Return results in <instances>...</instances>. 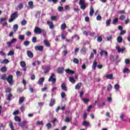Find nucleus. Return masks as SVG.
<instances>
[{
  "label": "nucleus",
  "instance_id": "nucleus-45",
  "mask_svg": "<svg viewBox=\"0 0 130 130\" xmlns=\"http://www.w3.org/2000/svg\"><path fill=\"white\" fill-rule=\"evenodd\" d=\"M9 126H10V128L11 129V130H15L14 129V125L13 124L12 122H11L9 123Z\"/></svg>",
  "mask_w": 130,
  "mask_h": 130
},
{
  "label": "nucleus",
  "instance_id": "nucleus-13",
  "mask_svg": "<svg viewBox=\"0 0 130 130\" xmlns=\"http://www.w3.org/2000/svg\"><path fill=\"white\" fill-rule=\"evenodd\" d=\"M65 72L67 73V74H69L70 75H74V74H75L74 71L71 70L70 69L65 70Z\"/></svg>",
  "mask_w": 130,
  "mask_h": 130
},
{
  "label": "nucleus",
  "instance_id": "nucleus-26",
  "mask_svg": "<svg viewBox=\"0 0 130 130\" xmlns=\"http://www.w3.org/2000/svg\"><path fill=\"white\" fill-rule=\"evenodd\" d=\"M117 41L118 43H121V42H122V37H121V36L118 37Z\"/></svg>",
  "mask_w": 130,
  "mask_h": 130
},
{
  "label": "nucleus",
  "instance_id": "nucleus-4",
  "mask_svg": "<svg viewBox=\"0 0 130 130\" xmlns=\"http://www.w3.org/2000/svg\"><path fill=\"white\" fill-rule=\"evenodd\" d=\"M79 5L80 6V9L81 10H85L86 9V4L85 3V0H80Z\"/></svg>",
  "mask_w": 130,
  "mask_h": 130
},
{
  "label": "nucleus",
  "instance_id": "nucleus-54",
  "mask_svg": "<svg viewBox=\"0 0 130 130\" xmlns=\"http://www.w3.org/2000/svg\"><path fill=\"white\" fill-rule=\"evenodd\" d=\"M110 60L112 61H114V60H115V58H114V56H113V55H111V56H110Z\"/></svg>",
  "mask_w": 130,
  "mask_h": 130
},
{
  "label": "nucleus",
  "instance_id": "nucleus-15",
  "mask_svg": "<svg viewBox=\"0 0 130 130\" xmlns=\"http://www.w3.org/2000/svg\"><path fill=\"white\" fill-rule=\"evenodd\" d=\"M55 104V99H52L50 101L49 106H50V107H52V106H53V105H54Z\"/></svg>",
  "mask_w": 130,
  "mask_h": 130
},
{
  "label": "nucleus",
  "instance_id": "nucleus-59",
  "mask_svg": "<svg viewBox=\"0 0 130 130\" xmlns=\"http://www.w3.org/2000/svg\"><path fill=\"white\" fill-rule=\"evenodd\" d=\"M130 20L129 18H127V19L125 20V25H127L128 23H129Z\"/></svg>",
  "mask_w": 130,
  "mask_h": 130
},
{
  "label": "nucleus",
  "instance_id": "nucleus-17",
  "mask_svg": "<svg viewBox=\"0 0 130 130\" xmlns=\"http://www.w3.org/2000/svg\"><path fill=\"white\" fill-rule=\"evenodd\" d=\"M61 87L63 91H68V88L67 87L65 83H62V84L61 85Z\"/></svg>",
  "mask_w": 130,
  "mask_h": 130
},
{
  "label": "nucleus",
  "instance_id": "nucleus-47",
  "mask_svg": "<svg viewBox=\"0 0 130 130\" xmlns=\"http://www.w3.org/2000/svg\"><path fill=\"white\" fill-rule=\"evenodd\" d=\"M2 80H4V81L7 80V75L6 74H4L3 76L1 77Z\"/></svg>",
  "mask_w": 130,
  "mask_h": 130
},
{
  "label": "nucleus",
  "instance_id": "nucleus-2",
  "mask_svg": "<svg viewBox=\"0 0 130 130\" xmlns=\"http://www.w3.org/2000/svg\"><path fill=\"white\" fill-rule=\"evenodd\" d=\"M13 75H10L8 76V78L6 79V81L9 83L10 86H13L14 85V79Z\"/></svg>",
  "mask_w": 130,
  "mask_h": 130
},
{
  "label": "nucleus",
  "instance_id": "nucleus-62",
  "mask_svg": "<svg viewBox=\"0 0 130 130\" xmlns=\"http://www.w3.org/2000/svg\"><path fill=\"white\" fill-rule=\"evenodd\" d=\"M93 58H94V53H91L89 56V59H93Z\"/></svg>",
  "mask_w": 130,
  "mask_h": 130
},
{
  "label": "nucleus",
  "instance_id": "nucleus-7",
  "mask_svg": "<svg viewBox=\"0 0 130 130\" xmlns=\"http://www.w3.org/2000/svg\"><path fill=\"white\" fill-rule=\"evenodd\" d=\"M100 54L101 56H103L104 55H105V56H108V52L104 50H102L100 51Z\"/></svg>",
  "mask_w": 130,
  "mask_h": 130
},
{
  "label": "nucleus",
  "instance_id": "nucleus-22",
  "mask_svg": "<svg viewBox=\"0 0 130 130\" xmlns=\"http://www.w3.org/2000/svg\"><path fill=\"white\" fill-rule=\"evenodd\" d=\"M97 67V61H94L93 62L92 69V70H96V67Z\"/></svg>",
  "mask_w": 130,
  "mask_h": 130
},
{
  "label": "nucleus",
  "instance_id": "nucleus-49",
  "mask_svg": "<svg viewBox=\"0 0 130 130\" xmlns=\"http://www.w3.org/2000/svg\"><path fill=\"white\" fill-rule=\"evenodd\" d=\"M123 73H124V74H125V73H130V71L128 69L125 68L123 70Z\"/></svg>",
  "mask_w": 130,
  "mask_h": 130
},
{
  "label": "nucleus",
  "instance_id": "nucleus-43",
  "mask_svg": "<svg viewBox=\"0 0 130 130\" xmlns=\"http://www.w3.org/2000/svg\"><path fill=\"white\" fill-rule=\"evenodd\" d=\"M46 126L48 129H49L50 128H51L52 126L51 125V123H50V122H49L46 124Z\"/></svg>",
  "mask_w": 130,
  "mask_h": 130
},
{
  "label": "nucleus",
  "instance_id": "nucleus-3",
  "mask_svg": "<svg viewBox=\"0 0 130 130\" xmlns=\"http://www.w3.org/2000/svg\"><path fill=\"white\" fill-rule=\"evenodd\" d=\"M55 77V74L54 73H52L51 76H50L48 81L49 82H52V84L54 85V84H55L56 83V78H54Z\"/></svg>",
  "mask_w": 130,
  "mask_h": 130
},
{
  "label": "nucleus",
  "instance_id": "nucleus-42",
  "mask_svg": "<svg viewBox=\"0 0 130 130\" xmlns=\"http://www.w3.org/2000/svg\"><path fill=\"white\" fill-rule=\"evenodd\" d=\"M12 91V89L10 87H8L6 89V93H11V91Z\"/></svg>",
  "mask_w": 130,
  "mask_h": 130
},
{
  "label": "nucleus",
  "instance_id": "nucleus-25",
  "mask_svg": "<svg viewBox=\"0 0 130 130\" xmlns=\"http://www.w3.org/2000/svg\"><path fill=\"white\" fill-rule=\"evenodd\" d=\"M24 100H25V98L24 96L20 97L19 100V104H21V103H23V102H24Z\"/></svg>",
  "mask_w": 130,
  "mask_h": 130
},
{
  "label": "nucleus",
  "instance_id": "nucleus-52",
  "mask_svg": "<svg viewBox=\"0 0 130 130\" xmlns=\"http://www.w3.org/2000/svg\"><path fill=\"white\" fill-rule=\"evenodd\" d=\"M110 22H111V19H109L106 21V25L107 26H109L110 25Z\"/></svg>",
  "mask_w": 130,
  "mask_h": 130
},
{
  "label": "nucleus",
  "instance_id": "nucleus-9",
  "mask_svg": "<svg viewBox=\"0 0 130 130\" xmlns=\"http://www.w3.org/2000/svg\"><path fill=\"white\" fill-rule=\"evenodd\" d=\"M64 72L63 67L59 68L57 69V73L58 74H62Z\"/></svg>",
  "mask_w": 130,
  "mask_h": 130
},
{
  "label": "nucleus",
  "instance_id": "nucleus-8",
  "mask_svg": "<svg viewBox=\"0 0 130 130\" xmlns=\"http://www.w3.org/2000/svg\"><path fill=\"white\" fill-rule=\"evenodd\" d=\"M35 50H39V51H43V49H44V47L43 46H36L35 47Z\"/></svg>",
  "mask_w": 130,
  "mask_h": 130
},
{
  "label": "nucleus",
  "instance_id": "nucleus-64",
  "mask_svg": "<svg viewBox=\"0 0 130 130\" xmlns=\"http://www.w3.org/2000/svg\"><path fill=\"white\" fill-rule=\"evenodd\" d=\"M65 122H70V118L69 117H67L64 120Z\"/></svg>",
  "mask_w": 130,
  "mask_h": 130
},
{
  "label": "nucleus",
  "instance_id": "nucleus-53",
  "mask_svg": "<svg viewBox=\"0 0 130 130\" xmlns=\"http://www.w3.org/2000/svg\"><path fill=\"white\" fill-rule=\"evenodd\" d=\"M24 45H25V46H28V45H29L30 44V42H29V41H24L23 43Z\"/></svg>",
  "mask_w": 130,
  "mask_h": 130
},
{
  "label": "nucleus",
  "instance_id": "nucleus-32",
  "mask_svg": "<svg viewBox=\"0 0 130 130\" xmlns=\"http://www.w3.org/2000/svg\"><path fill=\"white\" fill-rule=\"evenodd\" d=\"M67 28V24L66 23H63L61 25V30H66V28Z\"/></svg>",
  "mask_w": 130,
  "mask_h": 130
},
{
  "label": "nucleus",
  "instance_id": "nucleus-6",
  "mask_svg": "<svg viewBox=\"0 0 130 130\" xmlns=\"http://www.w3.org/2000/svg\"><path fill=\"white\" fill-rule=\"evenodd\" d=\"M16 41H17V39H13L10 42H7V46L8 47L10 48V47H12V44H13V43H15V42H16Z\"/></svg>",
  "mask_w": 130,
  "mask_h": 130
},
{
  "label": "nucleus",
  "instance_id": "nucleus-12",
  "mask_svg": "<svg viewBox=\"0 0 130 130\" xmlns=\"http://www.w3.org/2000/svg\"><path fill=\"white\" fill-rule=\"evenodd\" d=\"M27 55L29 58H33V56H34V55H33V53L31 52V51H27L26 52Z\"/></svg>",
  "mask_w": 130,
  "mask_h": 130
},
{
  "label": "nucleus",
  "instance_id": "nucleus-39",
  "mask_svg": "<svg viewBox=\"0 0 130 130\" xmlns=\"http://www.w3.org/2000/svg\"><path fill=\"white\" fill-rule=\"evenodd\" d=\"M19 39H20V40H24L25 39V36L20 35L19 36Z\"/></svg>",
  "mask_w": 130,
  "mask_h": 130
},
{
  "label": "nucleus",
  "instance_id": "nucleus-58",
  "mask_svg": "<svg viewBox=\"0 0 130 130\" xmlns=\"http://www.w3.org/2000/svg\"><path fill=\"white\" fill-rule=\"evenodd\" d=\"M124 116H123V115H120V118L121 119H122V121H126V120H124Z\"/></svg>",
  "mask_w": 130,
  "mask_h": 130
},
{
  "label": "nucleus",
  "instance_id": "nucleus-35",
  "mask_svg": "<svg viewBox=\"0 0 130 130\" xmlns=\"http://www.w3.org/2000/svg\"><path fill=\"white\" fill-rule=\"evenodd\" d=\"M21 24L22 26H25L27 24V20H22L21 21Z\"/></svg>",
  "mask_w": 130,
  "mask_h": 130
},
{
  "label": "nucleus",
  "instance_id": "nucleus-30",
  "mask_svg": "<svg viewBox=\"0 0 130 130\" xmlns=\"http://www.w3.org/2000/svg\"><path fill=\"white\" fill-rule=\"evenodd\" d=\"M112 23H113V25H116L117 24V23H118V18H114L113 20Z\"/></svg>",
  "mask_w": 130,
  "mask_h": 130
},
{
  "label": "nucleus",
  "instance_id": "nucleus-56",
  "mask_svg": "<svg viewBox=\"0 0 130 130\" xmlns=\"http://www.w3.org/2000/svg\"><path fill=\"white\" fill-rule=\"evenodd\" d=\"M9 60L5 59L2 61V63H8Z\"/></svg>",
  "mask_w": 130,
  "mask_h": 130
},
{
  "label": "nucleus",
  "instance_id": "nucleus-5",
  "mask_svg": "<svg viewBox=\"0 0 130 130\" xmlns=\"http://www.w3.org/2000/svg\"><path fill=\"white\" fill-rule=\"evenodd\" d=\"M16 17H17V12H15L14 13L12 14L11 16V18L9 19V22L10 23L13 22V21L16 19Z\"/></svg>",
  "mask_w": 130,
  "mask_h": 130
},
{
  "label": "nucleus",
  "instance_id": "nucleus-23",
  "mask_svg": "<svg viewBox=\"0 0 130 130\" xmlns=\"http://www.w3.org/2000/svg\"><path fill=\"white\" fill-rule=\"evenodd\" d=\"M106 79H109V80H112L113 78V74H109L106 75Z\"/></svg>",
  "mask_w": 130,
  "mask_h": 130
},
{
  "label": "nucleus",
  "instance_id": "nucleus-21",
  "mask_svg": "<svg viewBox=\"0 0 130 130\" xmlns=\"http://www.w3.org/2000/svg\"><path fill=\"white\" fill-rule=\"evenodd\" d=\"M44 43L47 46V47H49L50 46V43L49 42L47 41L46 40H44Z\"/></svg>",
  "mask_w": 130,
  "mask_h": 130
},
{
  "label": "nucleus",
  "instance_id": "nucleus-36",
  "mask_svg": "<svg viewBox=\"0 0 130 130\" xmlns=\"http://www.w3.org/2000/svg\"><path fill=\"white\" fill-rule=\"evenodd\" d=\"M111 89H112V85L111 84H109L107 87V91H110Z\"/></svg>",
  "mask_w": 130,
  "mask_h": 130
},
{
  "label": "nucleus",
  "instance_id": "nucleus-44",
  "mask_svg": "<svg viewBox=\"0 0 130 130\" xmlns=\"http://www.w3.org/2000/svg\"><path fill=\"white\" fill-rule=\"evenodd\" d=\"M14 52L13 51H10L7 54L8 56L14 55Z\"/></svg>",
  "mask_w": 130,
  "mask_h": 130
},
{
  "label": "nucleus",
  "instance_id": "nucleus-46",
  "mask_svg": "<svg viewBox=\"0 0 130 130\" xmlns=\"http://www.w3.org/2000/svg\"><path fill=\"white\" fill-rule=\"evenodd\" d=\"M57 9L58 12H62V11H63V7L61 6H59Z\"/></svg>",
  "mask_w": 130,
  "mask_h": 130
},
{
  "label": "nucleus",
  "instance_id": "nucleus-57",
  "mask_svg": "<svg viewBox=\"0 0 130 130\" xmlns=\"http://www.w3.org/2000/svg\"><path fill=\"white\" fill-rule=\"evenodd\" d=\"M23 75V73L20 71H17V76L21 77Z\"/></svg>",
  "mask_w": 130,
  "mask_h": 130
},
{
  "label": "nucleus",
  "instance_id": "nucleus-31",
  "mask_svg": "<svg viewBox=\"0 0 130 130\" xmlns=\"http://www.w3.org/2000/svg\"><path fill=\"white\" fill-rule=\"evenodd\" d=\"M82 101L85 103V104H88V103L90 101L89 99H82Z\"/></svg>",
  "mask_w": 130,
  "mask_h": 130
},
{
  "label": "nucleus",
  "instance_id": "nucleus-37",
  "mask_svg": "<svg viewBox=\"0 0 130 130\" xmlns=\"http://www.w3.org/2000/svg\"><path fill=\"white\" fill-rule=\"evenodd\" d=\"M31 41L33 43H36V42H37V38L36 37H33L31 39Z\"/></svg>",
  "mask_w": 130,
  "mask_h": 130
},
{
  "label": "nucleus",
  "instance_id": "nucleus-33",
  "mask_svg": "<svg viewBox=\"0 0 130 130\" xmlns=\"http://www.w3.org/2000/svg\"><path fill=\"white\" fill-rule=\"evenodd\" d=\"M28 5L29 6V8H30V9H33V8L34 7L33 6V2H32V1H29L28 3Z\"/></svg>",
  "mask_w": 130,
  "mask_h": 130
},
{
  "label": "nucleus",
  "instance_id": "nucleus-34",
  "mask_svg": "<svg viewBox=\"0 0 130 130\" xmlns=\"http://www.w3.org/2000/svg\"><path fill=\"white\" fill-rule=\"evenodd\" d=\"M93 15H94V9H93V8H90L89 15L90 16V17H92Z\"/></svg>",
  "mask_w": 130,
  "mask_h": 130
},
{
  "label": "nucleus",
  "instance_id": "nucleus-18",
  "mask_svg": "<svg viewBox=\"0 0 130 130\" xmlns=\"http://www.w3.org/2000/svg\"><path fill=\"white\" fill-rule=\"evenodd\" d=\"M24 8V4L23 3H20L18 6L17 10H22Z\"/></svg>",
  "mask_w": 130,
  "mask_h": 130
},
{
  "label": "nucleus",
  "instance_id": "nucleus-24",
  "mask_svg": "<svg viewBox=\"0 0 130 130\" xmlns=\"http://www.w3.org/2000/svg\"><path fill=\"white\" fill-rule=\"evenodd\" d=\"M12 97H13V94L10 93L7 95V100H8V101H11V100H12Z\"/></svg>",
  "mask_w": 130,
  "mask_h": 130
},
{
  "label": "nucleus",
  "instance_id": "nucleus-50",
  "mask_svg": "<svg viewBox=\"0 0 130 130\" xmlns=\"http://www.w3.org/2000/svg\"><path fill=\"white\" fill-rule=\"evenodd\" d=\"M73 62L74 63H76L77 64H78V63H79V59H78L77 58H75L73 59Z\"/></svg>",
  "mask_w": 130,
  "mask_h": 130
},
{
  "label": "nucleus",
  "instance_id": "nucleus-28",
  "mask_svg": "<svg viewBox=\"0 0 130 130\" xmlns=\"http://www.w3.org/2000/svg\"><path fill=\"white\" fill-rule=\"evenodd\" d=\"M81 87H82V83H78L75 86V89L76 90H79V89H80Z\"/></svg>",
  "mask_w": 130,
  "mask_h": 130
},
{
  "label": "nucleus",
  "instance_id": "nucleus-60",
  "mask_svg": "<svg viewBox=\"0 0 130 130\" xmlns=\"http://www.w3.org/2000/svg\"><path fill=\"white\" fill-rule=\"evenodd\" d=\"M48 2H53V4H56L57 3H58V1L57 0H48Z\"/></svg>",
  "mask_w": 130,
  "mask_h": 130
},
{
  "label": "nucleus",
  "instance_id": "nucleus-19",
  "mask_svg": "<svg viewBox=\"0 0 130 130\" xmlns=\"http://www.w3.org/2000/svg\"><path fill=\"white\" fill-rule=\"evenodd\" d=\"M0 70L2 73H6V72H7L8 70V69L6 66H4L0 69Z\"/></svg>",
  "mask_w": 130,
  "mask_h": 130
},
{
  "label": "nucleus",
  "instance_id": "nucleus-20",
  "mask_svg": "<svg viewBox=\"0 0 130 130\" xmlns=\"http://www.w3.org/2000/svg\"><path fill=\"white\" fill-rule=\"evenodd\" d=\"M117 50H118V52L119 53H120V52H122L123 53V51H124V50H125V48H119V47H117Z\"/></svg>",
  "mask_w": 130,
  "mask_h": 130
},
{
  "label": "nucleus",
  "instance_id": "nucleus-48",
  "mask_svg": "<svg viewBox=\"0 0 130 130\" xmlns=\"http://www.w3.org/2000/svg\"><path fill=\"white\" fill-rule=\"evenodd\" d=\"M96 20H97V21H101L102 20V17H101V15H99L96 17Z\"/></svg>",
  "mask_w": 130,
  "mask_h": 130
},
{
  "label": "nucleus",
  "instance_id": "nucleus-14",
  "mask_svg": "<svg viewBox=\"0 0 130 130\" xmlns=\"http://www.w3.org/2000/svg\"><path fill=\"white\" fill-rule=\"evenodd\" d=\"M44 77H41L39 79V81L38 82V84L39 85H42V84H43V82H44Z\"/></svg>",
  "mask_w": 130,
  "mask_h": 130
},
{
  "label": "nucleus",
  "instance_id": "nucleus-40",
  "mask_svg": "<svg viewBox=\"0 0 130 130\" xmlns=\"http://www.w3.org/2000/svg\"><path fill=\"white\" fill-rule=\"evenodd\" d=\"M43 124H44V123H43V121H37V125H43Z\"/></svg>",
  "mask_w": 130,
  "mask_h": 130
},
{
  "label": "nucleus",
  "instance_id": "nucleus-10",
  "mask_svg": "<svg viewBox=\"0 0 130 130\" xmlns=\"http://www.w3.org/2000/svg\"><path fill=\"white\" fill-rule=\"evenodd\" d=\"M83 126H85V127H88L90 125V122L88 121H83L82 122Z\"/></svg>",
  "mask_w": 130,
  "mask_h": 130
},
{
  "label": "nucleus",
  "instance_id": "nucleus-11",
  "mask_svg": "<svg viewBox=\"0 0 130 130\" xmlns=\"http://www.w3.org/2000/svg\"><path fill=\"white\" fill-rule=\"evenodd\" d=\"M47 24L49 25L50 29H53L54 25H53V22L50 21H48L47 22Z\"/></svg>",
  "mask_w": 130,
  "mask_h": 130
},
{
  "label": "nucleus",
  "instance_id": "nucleus-41",
  "mask_svg": "<svg viewBox=\"0 0 130 130\" xmlns=\"http://www.w3.org/2000/svg\"><path fill=\"white\" fill-rule=\"evenodd\" d=\"M125 19V15H122L120 16V17H119V20H120L121 21H123V20H124Z\"/></svg>",
  "mask_w": 130,
  "mask_h": 130
},
{
  "label": "nucleus",
  "instance_id": "nucleus-1",
  "mask_svg": "<svg viewBox=\"0 0 130 130\" xmlns=\"http://www.w3.org/2000/svg\"><path fill=\"white\" fill-rule=\"evenodd\" d=\"M34 33L36 34H41V33H43V34H46V32L44 29H41V28L36 26L35 27L34 30Z\"/></svg>",
  "mask_w": 130,
  "mask_h": 130
},
{
  "label": "nucleus",
  "instance_id": "nucleus-55",
  "mask_svg": "<svg viewBox=\"0 0 130 130\" xmlns=\"http://www.w3.org/2000/svg\"><path fill=\"white\" fill-rule=\"evenodd\" d=\"M49 72V68H46V69H44V73L45 75H46V74H47Z\"/></svg>",
  "mask_w": 130,
  "mask_h": 130
},
{
  "label": "nucleus",
  "instance_id": "nucleus-16",
  "mask_svg": "<svg viewBox=\"0 0 130 130\" xmlns=\"http://www.w3.org/2000/svg\"><path fill=\"white\" fill-rule=\"evenodd\" d=\"M26 123H27V121H23L21 122H19L18 124L20 126H21V127H24V126L26 125Z\"/></svg>",
  "mask_w": 130,
  "mask_h": 130
},
{
  "label": "nucleus",
  "instance_id": "nucleus-27",
  "mask_svg": "<svg viewBox=\"0 0 130 130\" xmlns=\"http://www.w3.org/2000/svg\"><path fill=\"white\" fill-rule=\"evenodd\" d=\"M69 81L71 83H72V84H75V83H76V80L72 77L69 78Z\"/></svg>",
  "mask_w": 130,
  "mask_h": 130
},
{
  "label": "nucleus",
  "instance_id": "nucleus-38",
  "mask_svg": "<svg viewBox=\"0 0 130 130\" xmlns=\"http://www.w3.org/2000/svg\"><path fill=\"white\" fill-rule=\"evenodd\" d=\"M96 40L98 42H102V40H103V39H102V37L99 36L98 37Z\"/></svg>",
  "mask_w": 130,
  "mask_h": 130
},
{
  "label": "nucleus",
  "instance_id": "nucleus-63",
  "mask_svg": "<svg viewBox=\"0 0 130 130\" xmlns=\"http://www.w3.org/2000/svg\"><path fill=\"white\" fill-rule=\"evenodd\" d=\"M51 20H52V21H55L56 20V16H52L51 17Z\"/></svg>",
  "mask_w": 130,
  "mask_h": 130
},
{
  "label": "nucleus",
  "instance_id": "nucleus-61",
  "mask_svg": "<svg viewBox=\"0 0 130 130\" xmlns=\"http://www.w3.org/2000/svg\"><path fill=\"white\" fill-rule=\"evenodd\" d=\"M13 32H16V31H17V24H15L13 26Z\"/></svg>",
  "mask_w": 130,
  "mask_h": 130
},
{
  "label": "nucleus",
  "instance_id": "nucleus-29",
  "mask_svg": "<svg viewBox=\"0 0 130 130\" xmlns=\"http://www.w3.org/2000/svg\"><path fill=\"white\" fill-rule=\"evenodd\" d=\"M20 64L21 68H25V67H26V62L24 61H20Z\"/></svg>",
  "mask_w": 130,
  "mask_h": 130
},
{
  "label": "nucleus",
  "instance_id": "nucleus-51",
  "mask_svg": "<svg viewBox=\"0 0 130 130\" xmlns=\"http://www.w3.org/2000/svg\"><path fill=\"white\" fill-rule=\"evenodd\" d=\"M120 86H119V84H116L114 86V88L115 89V90H118V89H119V87Z\"/></svg>",
  "mask_w": 130,
  "mask_h": 130
}]
</instances>
